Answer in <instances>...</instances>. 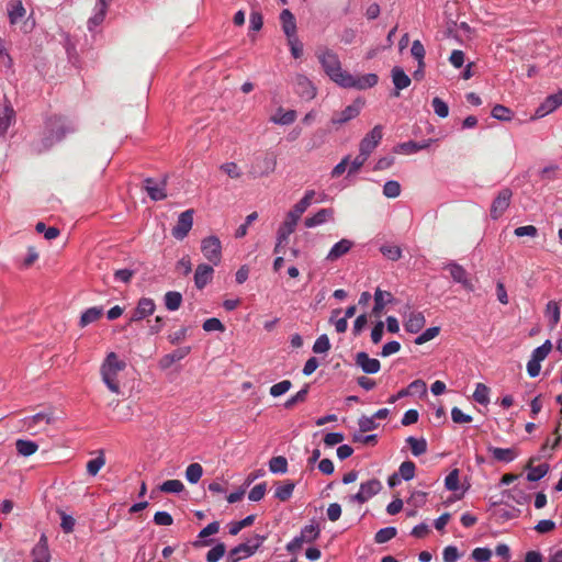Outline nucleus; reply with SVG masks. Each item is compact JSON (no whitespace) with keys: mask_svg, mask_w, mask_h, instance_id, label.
I'll list each match as a JSON object with an SVG mask.
<instances>
[{"mask_svg":"<svg viewBox=\"0 0 562 562\" xmlns=\"http://www.w3.org/2000/svg\"><path fill=\"white\" fill-rule=\"evenodd\" d=\"M75 131L76 125L72 121L58 115L48 116L45 121L42 138L35 145V150L38 153L47 150Z\"/></svg>","mask_w":562,"mask_h":562,"instance_id":"f257e3e1","label":"nucleus"},{"mask_svg":"<svg viewBox=\"0 0 562 562\" xmlns=\"http://www.w3.org/2000/svg\"><path fill=\"white\" fill-rule=\"evenodd\" d=\"M316 57L324 72L333 82L339 86L348 71L342 69L338 54L326 46H322L317 48Z\"/></svg>","mask_w":562,"mask_h":562,"instance_id":"f03ea898","label":"nucleus"},{"mask_svg":"<svg viewBox=\"0 0 562 562\" xmlns=\"http://www.w3.org/2000/svg\"><path fill=\"white\" fill-rule=\"evenodd\" d=\"M125 367L126 363L120 360L115 352H110L101 366L100 373L102 381L106 387L115 394L121 393L117 374L123 371Z\"/></svg>","mask_w":562,"mask_h":562,"instance_id":"7ed1b4c3","label":"nucleus"},{"mask_svg":"<svg viewBox=\"0 0 562 562\" xmlns=\"http://www.w3.org/2000/svg\"><path fill=\"white\" fill-rule=\"evenodd\" d=\"M277 167V156L272 151H267L257 156L249 167V176L254 179L268 177Z\"/></svg>","mask_w":562,"mask_h":562,"instance_id":"20e7f679","label":"nucleus"},{"mask_svg":"<svg viewBox=\"0 0 562 562\" xmlns=\"http://www.w3.org/2000/svg\"><path fill=\"white\" fill-rule=\"evenodd\" d=\"M266 536L255 535L246 542L240 543L229 551L231 562H239L241 559L249 558L255 554L258 548L265 542Z\"/></svg>","mask_w":562,"mask_h":562,"instance_id":"39448f33","label":"nucleus"},{"mask_svg":"<svg viewBox=\"0 0 562 562\" xmlns=\"http://www.w3.org/2000/svg\"><path fill=\"white\" fill-rule=\"evenodd\" d=\"M379 81L378 75L371 72L362 76H352L351 74H346L345 78L339 82V87L345 89H357V90H366L374 87Z\"/></svg>","mask_w":562,"mask_h":562,"instance_id":"423d86ee","label":"nucleus"},{"mask_svg":"<svg viewBox=\"0 0 562 562\" xmlns=\"http://www.w3.org/2000/svg\"><path fill=\"white\" fill-rule=\"evenodd\" d=\"M201 251L206 260L214 266L222 260V243L217 236L211 235L201 240Z\"/></svg>","mask_w":562,"mask_h":562,"instance_id":"0eeeda50","label":"nucleus"},{"mask_svg":"<svg viewBox=\"0 0 562 562\" xmlns=\"http://www.w3.org/2000/svg\"><path fill=\"white\" fill-rule=\"evenodd\" d=\"M382 490V483L378 479H370L360 484L359 491L349 497L350 502L364 504L370 498L379 494Z\"/></svg>","mask_w":562,"mask_h":562,"instance_id":"6e6552de","label":"nucleus"},{"mask_svg":"<svg viewBox=\"0 0 562 562\" xmlns=\"http://www.w3.org/2000/svg\"><path fill=\"white\" fill-rule=\"evenodd\" d=\"M294 92L304 101L313 100L317 94V88L313 81L303 74H296L293 78Z\"/></svg>","mask_w":562,"mask_h":562,"instance_id":"1a4fd4ad","label":"nucleus"},{"mask_svg":"<svg viewBox=\"0 0 562 562\" xmlns=\"http://www.w3.org/2000/svg\"><path fill=\"white\" fill-rule=\"evenodd\" d=\"M364 105V101L360 98L356 99L351 104L347 105L342 111L336 113L330 119V123L335 126L342 125L348 123L349 121L356 119L362 108Z\"/></svg>","mask_w":562,"mask_h":562,"instance_id":"9d476101","label":"nucleus"},{"mask_svg":"<svg viewBox=\"0 0 562 562\" xmlns=\"http://www.w3.org/2000/svg\"><path fill=\"white\" fill-rule=\"evenodd\" d=\"M194 211L192 209L187 210L178 216L177 224L171 229V235L177 240L184 239L193 226Z\"/></svg>","mask_w":562,"mask_h":562,"instance_id":"9b49d317","label":"nucleus"},{"mask_svg":"<svg viewBox=\"0 0 562 562\" xmlns=\"http://www.w3.org/2000/svg\"><path fill=\"white\" fill-rule=\"evenodd\" d=\"M383 137L382 126L375 125L360 142L359 151L362 153L363 156L370 157L373 150L381 143Z\"/></svg>","mask_w":562,"mask_h":562,"instance_id":"f8f14e48","label":"nucleus"},{"mask_svg":"<svg viewBox=\"0 0 562 562\" xmlns=\"http://www.w3.org/2000/svg\"><path fill=\"white\" fill-rule=\"evenodd\" d=\"M445 269L450 272V276L456 283L461 284L469 292L474 291V284L469 278L468 271L461 265L451 261L446 265Z\"/></svg>","mask_w":562,"mask_h":562,"instance_id":"ddd939ff","label":"nucleus"},{"mask_svg":"<svg viewBox=\"0 0 562 562\" xmlns=\"http://www.w3.org/2000/svg\"><path fill=\"white\" fill-rule=\"evenodd\" d=\"M315 194L316 193L314 190H307L304 193L303 198L286 213L285 220L297 225L303 213L312 204V201H313Z\"/></svg>","mask_w":562,"mask_h":562,"instance_id":"4468645a","label":"nucleus"},{"mask_svg":"<svg viewBox=\"0 0 562 562\" xmlns=\"http://www.w3.org/2000/svg\"><path fill=\"white\" fill-rule=\"evenodd\" d=\"M513 192L508 188H504L498 192L491 205V217L493 220H498L504 214L510 204Z\"/></svg>","mask_w":562,"mask_h":562,"instance_id":"2eb2a0df","label":"nucleus"},{"mask_svg":"<svg viewBox=\"0 0 562 562\" xmlns=\"http://www.w3.org/2000/svg\"><path fill=\"white\" fill-rule=\"evenodd\" d=\"M144 189L153 201H161L167 198V181H157L153 178L144 180Z\"/></svg>","mask_w":562,"mask_h":562,"instance_id":"dca6fc26","label":"nucleus"},{"mask_svg":"<svg viewBox=\"0 0 562 562\" xmlns=\"http://www.w3.org/2000/svg\"><path fill=\"white\" fill-rule=\"evenodd\" d=\"M426 318L419 311H411L404 314V328L409 334L419 333L425 326Z\"/></svg>","mask_w":562,"mask_h":562,"instance_id":"f3484780","label":"nucleus"},{"mask_svg":"<svg viewBox=\"0 0 562 562\" xmlns=\"http://www.w3.org/2000/svg\"><path fill=\"white\" fill-rule=\"evenodd\" d=\"M156 304L150 297H142L133 311L131 322H139L154 314Z\"/></svg>","mask_w":562,"mask_h":562,"instance_id":"a211bd4d","label":"nucleus"},{"mask_svg":"<svg viewBox=\"0 0 562 562\" xmlns=\"http://www.w3.org/2000/svg\"><path fill=\"white\" fill-rule=\"evenodd\" d=\"M391 78L394 85L393 95L398 97L400 91L409 87L412 79L405 74L404 69L400 66H394L391 70Z\"/></svg>","mask_w":562,"mask_h":562,"instance_id":"6ab92c4d","label":"nucleus"},{"mask_svg":"<svg viewBox=\"0 0 562 562\" xmlns=\"http://www.w3.org/2000/svg\"><path fill=\"white\" fill-rule=\"evenodd\" d=\"M355 360L356 364L367 374L378 373L381 369L380 361L375 358H370L364 351L358 352Z\"/></svg>","mask_w":562,"mask_h":562,"instance_id":"aec40b11","label":"nucleus"},{"mask_svg":"<svg viewBox=\"0 0 562 562\" xmlns=\"http://www.w3.org/2000/svg\"><path fill=\"white\" fill-rule=\"evenodd\" d=\"M214 269L207 263L198 265L194 272V284L196 289L202 290L213 279Z\"/></svg>","mask_w":562,"mask_h":562,"instance_id":"412c9836","label":"nucleus"},{"mask_svg":"<svg viewBox=\"0 0 562 562\" xmlns=\"http://www.w3.org/2000/svg\"><path fill=\"white\" fill-rule=\"evenodd\" d=\"M353 245H355V243L350 239H347V238L340 239L339 241H337L336 244L333 245V247L330 248V250L328 251V254L326 256V260L329 262H334V261L338 260L339 258H341L342 256L348 254L351 250V248L353 247Z\"/></svg>","mask_w":562,"mask_h":562,"instance_id":"4be33fe9","label":"nucleus"},{"mask_svg":"<svg viewBox=\"0 0 562 562\" xmlns=\"http://www.w3.org/2000/svg\"><path fill=\"white\" fill-rule=\"evenodd\" d=\"M562 105V90H559L557 93H553L544 100L543 103L537 109L536 114L539 117H542L555 109Z\"/></svg>","mask_w":562,"mask_h":562,"instance_id":"5701e85b","label":"nucleus"},{"mask_svg":"<svg viewBox=\"0 0 562 562\" xmlns=\"http://www.w3.org/2000/svg\"><path fill=\"white\" fill-rule=\"evenodd\" d=\"M334 217L333 209H321L314 215L308 216L304 220V225L307 228H313L331 221Z\"/></svg>","mask_w":562,"mask_h":562,"instance_id":"b1692460","label":"nucleus"},{"mask_svg":"<svg viewBox=\"0 0 562 562\" xmlns=\"http://www.w3.org/2000/svg\"><path fill=\"white\" fill-rule=\"evenodd\" d=\"M487 451L498 462L509 463L518 457V451L515 448H498L490 446Z\"/></svg>","mask_w":562,"mask_h":562,"instance_id":"393cba45","label":"nucleus"},{"mask_svg":"<svg viewBox=\"0 0 562 562\" xmlns=\"http://www.w3.org/2000/svg\"><path fill=\"white\" fill-rule=\"evenodd\" d=\"M280 21L282 25V31L285 34L286 38L297 36L296 35V22L294 15L291 13L290 10L284 9L280 13Z\"/></svg>","mask_w":562,"mask_h":562,"instance_id":"a878e982","label":"nucleus"},{"mask_svg":"<svg viewBox=\"0 0 562 562\" xmlns=\"http://www.w3.org/2000/svg\"><path fill=\"white\" fill-rule=\"evenodd\" d=\"M374 305L372 308V313L375 316H380L382 311L384 310L385 305L391 303L393 300V295L391 292L383 291L380 288H378L374 292Z\"/></svg>","mask_w":562,"mask_h":562,"instance_id":"bb28decb","label":"nucleus"},{"mask_svg":"<svg viewBox=\"0 0 562 562\" xmlns=\"http://www.w3.org/2000/svg\"><path fill=\"white\" fill-rule=\"evenodd\" d=\"M14 117L15 113L10 104H0V136L7 133Z\"/></svg>","mask_w":562,"mask_h":562,"instance_id":"cd10ccee","label":"nucleus"},{"mask_svg":"<svg viewBox=\"0 0 562 562\" xmlns=\"http://www.w3.org/2000/svg\"><path fill=\"white\" fill-rule=\"evenodd\" d=\"M191 352V347H180L170 353L165 355L160 360L161 368H168L172 363L178 362L186 358Z\"/></svg>","mask_w":562,"mask_h":562,"instance_id":"c85d7f7f","label":"nucleus"},{"mask_svg":"<svg viewBox=\"0 0 562 562\" xmlns=\"http://www.w3.org/2000/svg\"><path fill=\"white\" fill-rule=\"evenodd\" d=\"M7 10L11 24H16L25 15V9L21 0L9 1Z\"/></svg>","mask_w":562,"mask_h":562,"instance_id":"c756f323","label":"nucleus"},{"mask_svg":"<svg viewBox=\"0 0 562 562\" xmlns=\"http://www.w3.org/2000/svg\"><path fill=\"white\" fill-rule=\"evenodd\" d=\"M296 116L295 110L284 111L282 108H279L270 121L277 125H290L296 120Z\"/></svg>","mask_w":562,"mask_h":562,"instance_id":"7c9ffc66","label":"nucleus"},{"mask_svg":"<svg viewBox=\"0 0 562 562\" xmlns=\"http://www.w3.org/2000/svg\"><path fill=\"white\" fill-rule=\"evenodd\" d=\"M106 12L103 8L93 7L92 15L87 21V29L90 33L97 32V29L104 22Z\"/></svg>","mask_w":562,"mask_h":562,"instance_id":"2f4dec72","label":"nucleus"},{"mask_svg":"<svg viewBox=\"0 0 562 562\" xmlns=\"http://www.w3.org/2000/svg\"><path fill=\"white\" fill-rule=\"evenodd\" d=\"M103 314L102 306H93L87 308L80 317L79 325L80 327H86L94 322H97Z\"/></svg>","mask_w":562,"mask_h":562,"instance_id":"473e14b6","label":"nucleus"},{"mask_svg":"<svg viewBox=\"0 0 562 562\" xmlns=\"http://www.w3.org/2000/svg\"><path fill=\"white\" fill-rule=\"evenodd\" d=\"M321 529L317 522L312 521L310 525L304 526L299 535L303 542H312L319 536Z\"/></svg>","mask_w":562,"mask_h":562,"instance_id":"72a5a7b5","label":"nucleus"},{"mask_svg":"<svg viewBox=\"0 0 562 562\" xmlns=\"http://www.w3.org/2000/svg\"><path fill=\"white\" fill-rule=\"evenodd\" d=\"M15 448L20 456L30 457L37 451L38 445L33 440L18 439L15 441Z\"/></svg>","mask_w":562,"mask_h":562,"instance_id":"f704fd0d","label":"nucleus"},{"mask_svg":"<svg viewBox=\"0 0 562 562\" xmlns=\"http://www.w3.org/2000/svg\"><path fill=\"white\" fill-rule=\"evenodd\" d=\"M164 303L168 311H177L182 303V294L178 291H168L164 296Z\"/></svg>","mask_w":562,"mask_h":562,"instance_id":"c9c22d12","label":"nucleus"},{"mask_svg":"<svg viewBox=\"0 0 562 562\" xmlns=\"http://www.w3.org/2000/svg\"><path fill=\"white\" fill-rule=\"evenodd\" d=\"M295 228V224L284 218V221L277 231L276 239L289 244L290 236L294 233Z\"/></svg>","mask_w":562,"mask_h":562,"instance_id":"e433bc0d","label":"nucleus"},{"mask_svg":"<svg viewBox=\"0 0 562 562\" xmlns=\"http://www.w3.org/2000/svg\"><path fill=\"white\" fill-rule=\"evenodd\" d=\"M406 442L415 457H419L427 451V441L424 438H415L411 436L406 438Z\"/></svg>","mask_w":562,"mask_h":562,"instance_id":"4c0bfd02","label":"nucleus"},{"mask_svg":"<svg viewBox=\"0 0 562 562\" xmlns=\"http://www.w3.org/2000/svg\"><path fill=\"white\" fill-rule=\"evenodd\" d=\"M294 488H295V484L291 481H288L284 484L279 485L276 488L274 497L281 502H285L291 498Z\"/></svg>","mask_w":562,"mask_h":562,"instance_id":"58836bf2","label":"nucleus"},{"mask_svg":"<svg viewBox=\"0 0 562 562\" xmlns=\"http://www.w3.org/2000/svg\"><path fill=\"white\" fill-rule=\"evenodd\" d=\"M549 471L547 463L539 464L537 467H528L527 480L529 482H537L546 476Z\"/></svg>","mask_w":562,"mask_h":562,"instance_id":"ea45409f","label":"nucleus"},{"mask_svg":"<svg viewBox=\"0 0 562 562\" xmlns=\"http://www.w3.org/2000/svg\"><path fill=\"white\" fill-rule=\"evenodd\" d=\"M473 400L479 404L487 405L490 403V389L483 383H477L473 392Z\"/></svg>","mask_w":562,"mask_h":562,"instance_id":"a19ab883","label":"nucleus"},{"mask_svg":"<svg viewBox=\"0 0 562 562\" xmlns=\"http://www.w3.org/2000/svg\"><path fill=\"white\" fill-rule=\"evenodd\" d=\"M203 474V468L200 463H191L186 470V479L189 483L195 484Z\"/></svg>","mask_w":562,"mask_h":562,"instance_id":"79ce46f5","label":"nucleus"},{"mask_svg":"<svg viewBox=\"0 0 562 562\" xmlns=\"http://www.w3.org/2000/svg\"><path fill=\"white\" fill-rule=\"evenodd\" d=\"M269 470L273 474H283L288 471V461L284 457H273L269 461Z\"/></svg>","mask_w":562,"mask_h":562,"instance_id":"37998d69","label":"nucleus"},{"mask_svg":"<svg viewBox=\"0 0 562 562\" xmlns=\"http://www.w3.org/2000/svg\"><path fill=\"white\" fill-rule=\"evenodd\" d=\"M546 316L549 318L551 326H555L560 321V306L555 301H549L546 306Z\"/></svg>","mask_w":562,"mask_h":562,"instance_id":"c03bdc74","label":"nucleus"},{"mask_svg":"<svg viewBox=\"0 0 562 562\" xmlns=\"http://www.w3.org/2000/svg\"><path fill=\"white\" fill-rule=\"evenodd\" d=\"M159 490L164 493L179 494L184 490V485L180 480H167L159 485Z\"/></svg>","mask_w":562,"mask_h":562,"instance_id":"a18cd8bd","label":"nucleus"},{"mask_svg":"<svg viewBox=\"0 0 562 562\" xmlns=\"http://www.w3.org/2000/svg\"><path fill=\"white\" fill-rule=\"evenodd\" d=\"M105 464V458L102 451H100L99 456L94 459H91L87 463V472L91 476H95L99 471Z\"/></svg>","mask_w":562,"mask_h":562,"instance_id":"49530a36","label":"nucleus"},{"mask_svg":"<svg viewBox=\"0 0 562 562\" xmlns=\"http://www.w3.org/2000/svg\"><path fill=\"white\" fill-rule=\"evenodd\" d=\"M431 142H432V139L423 140L420 143L409 140V142L401 144L400 148L405 154H413V153H416L418 150L427 148L431 144Z\"/></svg>","mask_w":562,"mask_h":562,"instance_id":"de8ad7c7","label":"nucleus"},{"mask_svg":"<svg viewBox=\"0 0 562 562\" xmlns=\"http://www.w3.org/2000/svg\"><path fill=\"white\" fill-rule=\"evenodd\" d=\"M43 422L45 424H50L53 422L52 415L47 413H37L24 419V424L27 426V428H34L37 424Z\"/></svg>","mask_w":562,"mask_h":562,"instance_id":"09e8293b","label":"nucleus"},{"mask_svg":"<svg viewBox=\"0 0 562 562\" xmlns=\"http://www.w3.org/2000/svg\"><path fill=\"white\" fill-rule=\"evenodd\" d=\"M416 465L413 461H404L398 468V474L404 481H411L415 476Z\"/></svg>","mask_w":562,"mask_h":562,"instance_id":"8fccbe9b","label":"nucleus"},{"mask_svg":"<svg viewBox=\"0 0 562 562\" xmlns=\"http://www.w3.org/2000/svg\"><path fill=\"white\" fill-rule=\"evenodd\" d=\"M381 254L392 261H397L402 257V249L396 245H383L380 247Z\"/></svg>","mask_w":562,"mask_h":562,"instance_id":"3c124183","label":"nucleus"},{"mask_svg":"<svg viewBox=\"0 0 562 562\" xmlns=\"http://www.w3.org/2000/svg\"><path fill=\"white\" fill-rule=\"evenodd\" d=\"M397 533L395 527L381 528L374 536V541L379 544L385 543L393 539Z\"/></svg>","mask_w":562,"mask_h":562,"instance_id":"603ef678","label":"nucleus"},{"mask_svg":"<svg viewBox=\"0 0 562 562\" xmlns=\"http://www.w3.org/2000/svg\"><path fill=\"white\" fill-rule=\"evenodd\" d=\"M308 387L310 385L306 384L303 389H301L295 395L288 398L284 403V408L290 409L297 403L305 402L307 394H308Z\"/></svg>","mask_w":562,"mask_h":562,"instance_id":"864d4df0","label":"nucleus"},{"mask_svg":"<svg viewBox=\"0 0 562 562\" xmlns=\"http://www.w3.org/2000/svg\"><path fill=\"white\" fill-rule=\"evenodd\" d=\"M551 348H552V344L549 339H547L541 346L537 347L532 351L531 359H533L538 362H541L542 360H544L547 358V356L551 351Z\"/></svg>","mask_w":562,"mask_h":562,"instance_id":"5fc2aeb1","label":"nucleus"},{"mask_svg":"<svg viewBox=\"0 0 562 562\" xmlns=\"http://www.w3.org/2000/svg\"><path fill=\"white\" fill-rule=\"evenodd\" d=\"M255 521V515H248L246 516L244 519L239 520V521H234L229 525V533L232 536H236L239 533V531L245 528V527H248L250 525H252Z\"/></svg>","mask_w":562,"mask_h":562,"instance_id":"6e6d98bb","label":"nucleus"},{"mask_svg":"<svg viewBox=\"0 0 562 562\" xmlns=\"http://www.w3.org/2000/svg\"><path fill=\"white\" fill-rule=\"evenodd\" d=\"M383 194L389 199H395L401 194V184L395 180H389L383 186Z\"/></svg>","mask_w":562,"mask_h":562,"instance_id":"4d7b16f0","label":"nucleus"},{"mask_svg":"<svg viewBox=\"0 0 562 562\" xmlns=\"http://www.w3.org/2000/svg\"><path fill=\"white\" fill-rule=\"evenodd\" d=\"M491 115L498 121H510L513 113L512 111L502 104H496L491 112Z\"/></svg>","mask_w":562,"mask_h":562,"instance_id":"13d9d810","label":"nucleus"},{"mask_svg":"<svg viewBox=\"0 0 562 562\" xmlns=\"http://www.w3.org/2000/svg\"><path fill=\"white\" fill-rule=\"evenodd\" d=\"M291 387H292V382L290 380H283L281 382L273 384L270 387L269 393L272 397H279V396L285 394Z\"/></svg>","mask_w":562,"mask_h":562,"instance_id":"bf43d9fd","label":"nucleus"},{"mask_svg":"<svg viewBox=\"0 0 562 562\" xmlns=\"http://www.w3.org/2000/svg\"><path fill=\"white\" fill-rule=\"evenodd\" d=\"M37 233L43 234L47 240H53L59 236V229L56 227H47L43 222H38L35 226Z\"/></svg>","mask_w":562,"mask_h":562,"instance_id":"052dcab7","label":"nucleus"},{"mask_svg":"<svg viewBox=\"0 0 562 562\" xmlns=\"http://www.w3.org/2000/svg\"><path fill=\"white\" fill-rule=\"evenodd\" d=\"M411 54L416 59L417 65L423 66V61H425V47L419 40H415L411 47Z\"/></svg>","mask_w":562,"mask_h":562,"instance_id":"680f3d73","label":"nucleus"},{"mask_svg":"<svg viewBox=\"0 0 562 562\" xmlns=\"http://www.w3.org/2000/svg\"><path fill=\"white\" fill-rule=\"evenodd\" d=\"M226 548L225 544L220 542L215 544L207 553L206 561L207 562H218L225 554Z\"/></svg>","mask_w":562,"mask_h":562,"instance_id":"e2e57ef3","label":"nucleus"},{"mask_svg":"<svg viewBox=\"0 0 562 562\" xmlns=\"http://www.w3.org/2000/svg\"><path fill=\"white\" fill-rule=\"evenodd\" d=\"M434 112L440 117L445 119L449 115L448 104L440 98L435 97L431 101Z\"/></svg>","mask_w":562,"mask_h":562,"instance_id":"0e129e2a","label":"nucleus"},{"mask_svg":"<svg viewBox=\"0 0 562 562\" xmlns=\"http://www.w3.org/2000/svg\"><path fill=\"white\" fill-rule=\"evenodd\" d=\"M439 331H440L439 327H436V326L429 327L426 330H424L420 335H418L415 338L414 342L416 345H423V344L434 339L435 337H437Z\"/></svg>","mask_w":562,"mask_h":562,"instance_id":"69168bd1","label":"nucleus"},{"mask_svg":"<svg viewBox=\"0 0 562 562\" xmlns=\"http://www.w3.org/2000/svg\"><path fill=\"white\" fill-rule=\"evenodd\" d=\"M220 169L232 179H239L241 177V170L234 161L222 164Z\"/></svg>","mask_w":562,"mask_h":562,"instance_id":"338daca9","label":"nucleus"},{"mask_svg":"<svg viewBox=\"0 0 562 562\" xmlns=\"http://www.w3.org/2000/svg\"><path fill=\"white\" fill-rule=\"evenodd\" d=\"M330 349V341L326 334L321 335L313 345L315 353H326Z\"/></svg>","mask_w":562,"mask_h":562,"instance_id":"774afa93","label":"nucleus"}]
</instances>
